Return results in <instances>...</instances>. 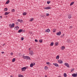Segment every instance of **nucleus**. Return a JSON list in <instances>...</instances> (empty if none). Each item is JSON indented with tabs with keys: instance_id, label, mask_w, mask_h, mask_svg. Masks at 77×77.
Segmentation results:
<instances>
[{
	"instance_id": "obj_51",
	"label": "nucleus",
	"mask_w": 77,
	"mask_h": 77,
	"mask_svg": "<svg viewBox=\"0 0 77 77\" xmlns=\"http://www.w3.org/2000/svg\"><path fill=\"white\" fill-rule=\"evenodd\" d=\"M21 77H24V76H23V75H21Z\"/></svg>"
},
{
	"instance_id": "obj_10",
	"label": "nucleus",
	"mask_w": 77,
	"mask_h": 77,
	"mask_svg": "<svg viewBox=\"0 0 77 77\" xmlns=\"http://www.w3.org/2000/svg\"><path fill=\"white\" fill-rule=\"evenodd\" d=\"M14 30H18V29H19V27L18 26L15 27L14 28Z\"/></svg>"
},
{
	"instance_id": "obj_29",
	"label": "nucleus",
	"mask_w": 77,
	"mask_h": 77,
	"mask_svg": "<svg viewBox=\"0 0 77 77\" xmlns=\"http://www.w3.org/2000/svg\"><path fill=\"white\" fill-rule=\"evenodd\" d=\"M23 15H26L27 14V13H26V12H24L23 13Z\"/></svg>"
},
{
	"instance_id": "obj_33",
	"label": "nucleus",
	"mask_w": 77,
	"mask_h": 77,
	"mask_svg": "<svg viewBox=\"0 0 77 77\" xmlns=\"http://www.w3.org/2000/svg\"><path fill=\"white\" fill-rule=\"evenodd\" d=\"M23 58L24 59H26L27 58V56H23Z\"/></svg>"
},
{
	"instance_id": "obj_39",
	"label": "nucleus",
	"mask_w": 77,
	"mask_h": 77,
	"mask_svg": "<svg viewBox=\"0 0 77 77\" xmlns=\"http://www.w3.org/2000/svg\"><path fill=\"white\" fill-rule=\"evenodd\" d=\"M58 42L55 43V45H58Z\"/></svg>"
},
{
	"instance_id": "obj_40",
	"label": "nucleus",
	"mask_w": 77,
	"mask_h": 77,
	"mask_svg": "<svg viewBox=\"0 0 77 77\" xmlns=\"http://www.w3.org/2000/svg\"><path fill=\"white\" fill-rule=\"evenodd\" d=\"M46 15L47 16H48L49 15V14H48V13H46Z\"/></svg>"
},
{
	"instance_id": "obj_48",
	"label": "nucleus",
	"mask_w": 77,
	"mask_h": 77,
	"mask_svg": "<svg viewBox=\"0 0 77 77\" xmlns=\"http://www.w3.org/2000/svg\"><path fill=\"white\" fill-rule=\"evenodd\" d=\"M11 55H13V53H11Z\"/></svg>"
},
{
	"instance_id": "obj_38",
	"label": "nucleus",
	"mask_w": 77,
	"mask_h": 77,
	"mask_svg": "<svg viewBox=\"0 0 77 77\" xmlns=\"http://www.w3.org/2000/svg\"><path fill=\"white\" fill-rule=\"evenodd\" d=\"M50 3V1H48V2H47V3L48 4H49Z\"/></svg>"
},
{
	"instance_id": "obj_21",
	"label": "nucleus",
	"mask_w": 77,
	"mask_h": 77,
	"mask_svg": "<svg viewBox=\"0 0 77 77\" xmlns=\"http://www.w3.org/2000/svg\"><path fill=\"white\" fill-rule=\"evenodd\" d=\"M63 75L64 77H66L67 76V75H66V73H64L63 74Z\"/></svg>"
},
{
	"instance_id": "obj_34",
	"label": "nucleus",
	"mask_w": 77,
	"mask_h": 77,
	"mask_svg": "<svg viewBox=\"0 0 77 77\" xmlns=\"http://www.w3.org/2000/svg\"><path fill=\"white\" fill-rule=\"evenodd\" d=\"M74 70V69H72L71 70V72H72Z\"/></svg>"
},
{
	"instance_id": "obj_9",
	"label": "nucleus",
	"mask_w": 77,
	"mask_h": 77,
	"mask_svg": "<svg viewBox=\"0 0 77 77\" xmlns=\"http://www.w3.org/2000/svg\"><path fill=\"white\" fill-rule=\"evenodd\" d=\"M58 63H63V61L61 60H58Z\"/></svg>"
},
{
	"instance_id": "obj_4",
	"label": "nucleus",
	"mask_w": 77,
	"mask_h": 77,
	"mask_svg": "<svg viewBox=\"0 0 77 77\" xmlns=\"http://www.w3.org/2000/svg\"><path fill=\"white\" fill-rule=\"evenodd\" d=\"M64 65L65 66H67V67L68 68H69V64H68V63H64Z\"/></svg>"
},
{
	"instance_id": "obj_14",
	"label": "nucleus",
	"mask_w": 77,
	"mask_h": 77,
	"mask_svg": "<svg viewBox=\"0 0 77 77\" xmlns=\"http://www.w3.org/2000/svg\"><path fill=\"white\" fill-rule=\"evenodd\" d=\"M10 13V12H5V15H8Z\"/></svg>"
},
{
	"instance_id": "obj_27",
	"label": "nucleus",
	"mask_w": 77,
	"mask_h": 77,
	"mask_svg": "<svg viewBox=\"0 0 77 77\" xmlns=\"http://www.w3.org/2000/svg\"><path fill=\"white\" fill-rule=\"evenodd\" d=\"M8 8H5V9H4V11H8Z\"/></svg>"
},
{
	"instance_id": "obj_1",
	"label": "nucleus",
	"mask_w": 77,
	"mask_h": 77,
	"mask_svg": "<svg viewBox=\"0 0 77 77\" xmlns=\"http://www.w3.org/2000/svg\"><path fill=\"white\" fill-rule=\"evenodd\" d=\"M9 26L11 27H14L15 26V24L14 23H13L12 24H10Z\"/></svg>"
},
{
	"instance_id": "obj_2",
	"label": "nucleus",
	"mask_w": 77,
	"mask_h": 77,
	"mask_svg": "<svg viewBox=\"0 0 77 77\" xmlns=\"http://www.w3.org/2000/svg\"><path fill=\"white\" fill-rule=\"evenodd\" d=\"M27 67H23V68L21 69L22 71H26V69H27Z\"/></svg>"
},
{
	"instance_id": "obj_24",
	"label": "nucleus",
	"mask_w": 77,
	"mask_h": 77,
	"mask_svg": "<svg viewBox=\"0 0 77 77\" xmlns=\"http://www.w3.org/2000/svg\"><path fill=\"white\" fill-rule=\"evenodd\" d=\"M74 2H72L70 5V6H72V5L74 4Z\"/></svg>"
},
{
	"instance_id": "obj_6",
	"label": "nucleus",
	"mask_w": 77,
	"mask_h": 77,
	"mask_svg": "<svg viewBox=\"0 0 77 77\" xmlns=\"http://www.w3.org/2000/svg\"><path fill=\"white\" fill-rule=\"evenodd\" d=\"M44 9H51V7H48L44 8Z\"/></svg>"
},
{
	"instance_id": "obj_37",
	"label": "nucleus",
	"mask_w": 77,
	"mask_h": 77,
	"mask_svg": "<svg viewBox=\"0 0 77 77\" xmlns=\"http://www.w3.org/2000/svg\"><path fill=\"white\" fill-rule=\"evenodd\" d=\"M46 64H47V65H50V63L49 62H47Z\"/></svg>"
},
{
	"instance_id": "obj_20",
	"label": "nucleus",
	"mask_w": 77,
	"mask_h": 77,
	"mask_svg": "<svg viewBox=\"0 0 77 77\" xmlns=\"http://www.w3.org/2000/svg\"><path fill=\"white\" fill-rule=\"evenodd\" d=\"M18 32L19 33H21V32H22V29H20L18 31Z\"/></svg>"
},
{
	"instance_id": "obj_47",
	"label": "nucleus",
	"mask_w": 77,
	"mask_h": 77,
	"mask_svg": "<svg viewBox=\"0 0 77 77\" xmlns=\"http://www.w3.org/2000/svg\"><path fill=\"white\" fill-rule=\"evenodd\" d=\"M6 45V44L4 43V44L3 45V46H4V45Z\"/></svg>"
},
{
	"instance_id": "obj_16",
	"label": "nucleus",
	"mask_w": 77,
	"mask_h": 77,
	"mask_svg": "<svg viewBox=\"0 0 77 77\" xmlns=\"http://www.w3.org/2000/svg\"><path fill=\"white\" fill-rule=\"evenodd\" d=\"M65 47L62 46L61 47V49L62 50H63L65 49Z\"/></svg>"
},
{
	"instance_id": "obj_22",
	"label": "nucleus",
	"mask_w": 77,
	"mask_h": 77,
	"mask_svg": "<svg viewBox=\"0 0 77 77\" xmlns=\"http://www.w3.org/2000/svg\"><path fill=\"white\" fill-rule=\"evenodd\" d=\"M15 58H14L12 60V62H15Z\"/></svg>"
},
{
	"instance_id": "obj_28",
	"label": "nucleus",
	"mask_w": 77,
	"mask_h": 77,
	"mask_svg": "<svg viewBox=\"0 0 77 77\" xmlns=\"http://www.w3.org/2000/svg\"><path fill=\"white\" fill-rule=\"evenodd\" d=\"M65 36V34H63L61 36V38H63L64 36Z\"/></svg>"
},
{
	"instance_id": "obj_50",
	"label": "nucleus",
	"mask_w": 77,
	"mask_h": 77,
	"mask_svg": "<svg viewBox=\"0 0 77 77\" xmlns=\"http://www.w3.org/2000/svg\"><path fill=\"white\" fill-rule=\"evenodd\" d=\"M0 18H2V16H0Z\"/></svg>"
},
{
	"instance_id": "obj_17",
	"label": "nucleus",
	"mask_w": 77,
	"mask_h": 77,
	"mask_svg": "<svg viewBox=\"0 0 77 77\" xmlns=\"http://www.w3.org/2000/svg\"><path fill=\"white\" fill-rule=\"evenodd\" d=\"M26 59H27V60H30V58L29 57H28L27 56H26Z\"/></svg>"
},
{
	"instance_id": "obj_23",
	"label": "nucleus",
	"mask_w": 77,
	"mask_h": 77,
	"mask_svg": "<svg viewBox=\"0 0 77 77\" xmlns=\"http://www.w3.org/2000/svg\"><path fill=\"white\" fill-rule=\"evenodd\" d=\"M44 69H46V70H47V69H48V67H47V66H45V67Z\"/></svg>"
},
{
	"instance_id": "obj_43",
	"label": "nucleus",
	"mask_w": 77,
	"mask_h": 77,
	"mask_svg": "<svg viewBox=\"0 0 77 77\" xmlns=\"http://www.w3.org/2000/svg\"><path fill=\"white\" fill-rule=\"evenodd\" d=\"M69 28L70 29H72V26H70L69 27Z\"/></svg>"
},
{
	"instance_id": "obj_15",
	"label": "nucleus",
	"mask_w": 77,
	"mask_h": 77,
	"mask_svg": "<svg viewBox=\"0 0 77 77\" xmlns=\"http://www.w3.org/2000/svg\"><path fill=\"white\" fill-rule=\"evenodd\" d=\"M71 17H72V16L71 14H69L68 16V18L70 19V18H71Z\"/></svg>"
},
{
	"instance_id": "obj_18",
	"label": "nucleus",
	"mask_w": 77,
	"mask_h": 77,
	"mask_svg": "<svg viewBox=\"0 0 77 77\" xmlns=\"http://www.w3.org/2000/svg\"><path fill=\"white\" fill-rule=\"evenodd\" d=\"M33 66V64L32 63L30 64V67H31V68H32Z\"/></svg>"
},
{
	"instance_id": "obj_30",
	"label": "nucleus",
	"mask_w": 77,
	"mask_h": 77,
	"mask_svg": "<svg viewBox=\"0 0 77 77\" xmlns=\"http://www.w3.org/2000/svg\"><path fill=\"white\" fill-rule=\"evenodd\" d=\"M56 32V29H53V32L54 33V32Z\"/></svg>"
},
{
	"instance_id": "obj_31",
	"label": "nucleus",
	"mask_w": 77,
	"mask_h": 77,
	"mask_svg": "<svg viewBox=\"0 0 77 77\" xmlns=\"http://www.w3.org/2000/svg\"><path fill=\"white\" fill-rule=\"evenodd\" d=\"M33 20V18H32V19H30L29 20V21H32Z\"/></svg>"
},
{
	"instance_id": "obj_3",
	"label": "nucleus",
	"mask_w": 77,
	"mask_h": 77,
	"mask_svg": "<svg viewBox=\"0 0 77 77\" xmlns=\"http://www.w3.org/2000/svg\"><path fill=\"white\" fill-rule=\"evenodd\" d=\"M33 51H31L29 52V54H30V55H31V56H33Z\"/></svg>"
},
{
	"instance_id": "obj_53",
	"label": "nucleus",
	"mask_w": 77,
	"mask_h": 77,
	"mask_svg": "<svg viewBox=\"0 0 77 77\" xmlns=\"http://www.w3.org/2000/svg\"><path fill=\"white\" fill-rule=\"evenodd\" d=\"M45 77H47V76H46V75H45Z\"/></svg>"
},
{
	"instance_id": "obj_25",
	"label": "nucleus",
	"mask_w": 77,
	"mask_h": 77,
	"mask_svg": "<svg viewBox=\"0 0 77 77\" xmlns=\"http://www.w3.org/2000/svg\"><path fill=\"white\" fill-rule=\"evenodd\" d=\"M56 59H59V55H58L56 57Z\"/></svg>"
},
{
	"instance_id": "obj_54",
	"label": "nucleus",
	"mask_w": 77,
	"mask_h": 77,
	"mask_svg": "<svg viewBox=\"0 0 77 77\" xmlns=\"http://www.w3.org/2000/svg\"><path fill=\"white\" fill-rule=\"evenodd\" d=\"M29 50H30V48H29Z\"/></svg>"
},
{
	"instance_id": "obj_32",
	"label": "nucleus",
	"mask_w": 77,
	"mask_h": 77,
	"mask_svg": "<svg viewBox=\"0 0 77 77\" xmlns=\"http://www.w3.org/2000/svg\"><path fill=\"white\" fill-rule=\"evenodd\" d=\"M53 45H54V43H53V42H52L51 43V46H53Z\"/></svg>"
},
{
	"instance_id": "obj_35",
	"label": "nucleus",
	"mask_w": 77,
	"mask_h": 77,
	"mask_svg": "<svg viewBox=\"0 0 77 77\" xmlns=\"http://www.w3.org/2000/svg\"><path fill=\"white\" fill-rule=\"evenodd\" d=\"M21 39L22 41H23L24 40V38L23 37H21Z\"/></svg>"
},
{
	"instance_id": "obj_45",
	"label": "nucleus",
	"mask_w": 77,
	"mask_h": 77,
	"mask_svg": "<svg viewBox=\"0 0 77 77\" xmlns=\"http://www.w3.org/2000/svg\"><path fill=\"white\" fill-rule=\"evenodd\" d=\"M2 54H4V53H5V52L2 51Z\"/></svg>"
},
{
	"instance_id": "obj_52",
	"label": "nucleus",
	"mask_w": 77,
	"mask_h": 77,
	"mask_svg": "<svg viewBox=\"0 0 77 77\" xmlns=\"http://www.w3.org/2000/svg\"><path fill=\"white\" fill-rule=\"evenodd\" d=\"M41 17H42H42H44V16H41Z\"/></svg>"
},
{
	"instance_id": "obj_49",
	"label": "nucleus",
	"mask_w": 77,
	"mask_h": 77,
	"mask_svg": "<svg viewBox=\"0 0 77 77\" xmlns=\"http://www.w3.org/2000/svg\"><path fill=\"white\" fill-rule=\"evenodd\" d=\"M33 65H35V63H33Z\"/></svg>"
},
{
	"instance_id": "obj_41",
	"label": "nucleus",
	"mask_w": 77,
	"mask_h": 77,
	"mask_svg": "<svg viewBox=\"0 0 77 77\" xmlns=\"http://www.w3.org/2000/svg\"><path fill=\"white\" fill-rule=\"evenodd\" d=\"M18 77H21V74H19L18 75Z\"/></svg>"
},
{
	"instance_id": "obj_44",
	"label": "nucleus",
	"mask_w": 77,
	"mask_h": 77,
	"mask_svg": "<svg viewBox=\"0 0 77 77\" xmlns=\"http://www.w3.org/2000/svg\"><path fill=\"white\" fill-rule=\"evenodd\" d=\"M22 32H25V31L24 30H23V29H22Z\"/></svg>"
},
{
	"instance_id": "obj_5",
	"label": "nucleus",
	"mask_w": 77,
	"mask_h": 77,
	"mask_svg": "<svg viewBox=\"0 0 77 77\" xmlns=\"http://www.w3.org/2000/svg\"><path fill=\"white\" fill-rule=\"evenodd\" d=\"M56 35L58 36H60L61 35V32L59 31V32L57 33Z\"/></svg>"
},
{
	"instance_id": "obj_7",
	"label": "nucleus",
	"mask_w": 77,
	"mask_h": 77,
	"mask_svg": "<svg viewBox=\"0 0 77 77\" xmlns=\"http://www.w3.org/2000/svg\"><path fill=\"white\" fill-rule=\"evenodd\" d=\"M72 77H77V73L76 74L73 73V74H72Z\"/></svg>"
},
{
	"instance_id": "obj_12",
	"label": "nucleus",
	"mask_w": 77,
	"mask_h": 77,
	"mask_svg": "<svg viewBox=\"0 0 77 77\" xmlns=\"http://www.w3.org/2000/svg\"><path fill=\"white\" fill-rule=\"evenodd\" d=\"M17 21L18 22H20L21 23H23V20H18Z\"/></svg>"
},
{
	"instance_id": "obj_42",
	"label": "nucleus",
	"mask_w": 77,
	"mask_h": 77,
	"mask_svg": "<svg viewBox=\"0 0 77 77\" xmlns=\"http://www.w3.org/2000/svg\"><path fill=\"white\" fill-rule=\"evenodd\" d=\"M38 40L36 39H35V42H38Z\"/></svg>"
},
{
	"instance_id": "obj_8",
	"label": "nucleus",
	"mask_w": 77,
	"mask_h": 77,
	"mask_svg": "<svg viewBox=\"0 0 77 77\" xmlns=\"http://www.w3.org/2000/svg\"><path fill=\"white\" fill-rule=\"evenodd\" d=\"M53 65H55V66H57V67H59V65H58V64H57V63H53Z\"/></svg>"
},
{
	"instance_id": "obj_26",
	"label": "nucleus",
	"mask_w": 77,
	"mask_h": 77,
	"mask_svg": "<svg viewBox=\"0 0 77 77\" xmlns=\"http://www.w3.org/2000/svg\"><path fill=\"white\" fill-rule=\"evenodd\" d=\"M39 42L40 43H41L42 42V40L41 39H40L39 40Z\"/></svg>"
},
{
	"instance_id": "obj_36",
	"label": "nucleus",
	"mask_w": 77,
	"mask_h": 77,
	"mask_svg": "<svg viewBox=\"0 0 77 77\" xmlns=\"http://www.w3.org/2000/svg\"><path fill=\"white\" fill-rule=\"evenodd\" d=\"M12 12H15V9H13L12 10H11Z\"/></svg>"
},
{
	"instance_id": "obj_11",
	"label": "nucleus",
	"mask_w": 77,
	"mask_h": 77,
	"mask_svg": "<svg viewBox=\"0 0 77 77\" xmlns=\"http://www.w3.org/2000/svg\"><path fill=\"white\" fill-rule=\"evenodd\" d=\"M67 43H71V40L69 39H67Z\"/></svg>"
},
{
	"instance_id": "obj_19",
	"label": "nucleus",
	"mask_w": 77,
	"mask_h": 77,
	"mask_svg": "<svg viewBox=\"0 0 77 77\" xmlns=\"http://www.w3.org/2000/svg\"><path fill=\"white\" fill-rule=\"evenodd\" d=\"M10 1L9 0H8L6 2V4H9V3L10 2Z\"/></svg>"
},
{
	"instance_id": "obj_46",
	"label": "nucleus",
	"mask_w": 77,
	"mask_h": 77,
	"mask_svg": "<svg viewBox=\"0 0 77 77\" xmlns=\"http://www.w3.org/2000/svg\"><path fill=\"white\" fill-rule=\"evenodd\" d=\"M16 24H18V22H16Z\"/></svg>"
},
{
	"instance_id": "obj_55",
	"label": "nucleus",
	"mask_w": 77,
	"mask_h": 77,
	"mask_svg": "<svg viewBox=\"0 0 77 77\" xmlns=\"http://www.w3.org/2000/svg\"><path fill=\"white\" fill-rule=\"evenodd\" d=\"M59 77H61V76L60 75L59 76Z\"/></svg>"
},
{
	"instance_id": "obj_13",
	"label": "nucleus",
	"mask_w": 77,
	"mask_h": 77,
	"mask_svg": "<svg viewBox=\"0 0 77 77\" xmlns=\"http://www.w3.org/2000/svg\"><path fill=\"white\" fill-rule=\"evenodd\" d=\"M45 32H50V29H47V30H45Z\"/></svg>"
}]
</instances>
